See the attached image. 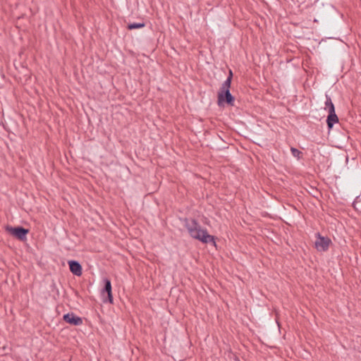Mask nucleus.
<instances>
[{
	"mask_svg": "<svg viewBox=\"0 0 361 361\" xmlns=\"http://www.w3.org/2000/svg\"><path fill=\"white\" fill-rule=\"evenodd\" d=\"M185 226L190 236L196 238L204 243H212L214 246L216 243L212 235H209L206 230L202 229L201 227L195 221H186Z\"/></svg>",
	"mask_w": 361,
	"mask_h": 361,
	"instance_id": "f257e3e1",
	"label": "nucleus"
},
{
	"mask_svg": "<svg viewBox=\"0 0 361 361\" xmlns=\"http://www.w3.org/2000/svg\"><path fill=\"white\" fill-rule=\"evenodd\" d=\"M232 78V72L230 71V75L226 79V80L224 82L223 86L221 87V91L219 92L218 99L219 103L221 104L224 102H226L228 104H233V97L230 93L229 87L231 82Z\"/></svg>",
	"mask_w": 361,
	"mask_h": 361,
	"instance_id": "f03ea898",
	"label": "nucleus"
},
{
	"mask_svg": "<svg viewBox=\"0 0 361 361\" xmlns=\"http://www.w3.org/2000/svg\"><path fill=\"white\" fill-rule=\"evenodd\" d=\"M326 108L328 109L329 116L327 117V125L329 128H331L334 123L338 121V116L335 113V109L331 99H328L325 103Z\"/></svg>",
	"mask_w": 361,
	"mask_h": 361,
	"instance_id": "7ed1b4c3",
	"label": "nucleus"
},
{
	"mask_svg": "<svg viewBox=\"0 0 361 361\" xmlns=\"http://www.w3.org/2000/svg\"><path fill=\"white\" fill-rule=\"evenodd\" d=\"M6 231L16 237L17 239L20 240H24L26 239V235L28 233L29 231L26 228H24L21 226L18 227H12V226H6Z\"/></svg>",
	"mask_w": 361,
	"mask_h": 361,
	"instance_id": "20e7f679",
	"label": "nucleus"
},
{
	"mask_svg": "<svg viewBox=\"0 0 361 361\" xmlns=\"http://www.w3.org/2000/svg\"><path fill=\"white\" fill-rule=\"evenodd\" d=\"M331 243V240L329 238L322 236L319 233H317L316 235V240L314 242V245H315V248L317 250V251H319V252L326 251L329 249Z\"/></svg>",
	"mask_w": 361,
	"mask_h": 361,
	"instance_id": "39448f33",
	"label": "nucleus"
},
{
	"mask_svg": "<svg viewBox=\"0 0 361 361\" xmlns=\"http://www.w3.org/2000/svg\"><path fill=\"white\" fill-rule=\"evenodd\" d=\"M63 320L72 325L74 326H80L82 324V319L74 313H67L63 315Z\"/></svg>",
	"mask_w": 361,
	"mask_h": 361,
	"instance_id": "423d86ee",
	"label": "nucleus"
},
{
	"mask_svg": "<svg viewBox=\"0 0 361 361\" xmlns=\"http://www.w3.org/2000/svg\"><path fill=\"white\" fill-rule=\"evenodd\" d=\"M104 288L102 291V295L104 296L105 293L107 295V300H104V302L109 301L110 303L113 302V296L111 293V283L109 279H104Z\"/></svg>",
	"mask_w": 361,
	"mask_h": 361,
	"instance_id": "0eeeda50",
	"label": "nucleus"
},
{
	"mask_svg": "<svg viewBox=\"0 0 361 361\" xmlns=\"http://www.w3.org/2000/svg\"><path fill=\"white\" fill-rule=\"evenodd\" d=\"M69 269L72 274L77 276H80L82 274V268L80 264L75 260L68 261Z\"/></svg>",
	"mask_w": 361,
	"mask_h": 361,
	"instance_id": "6e6552de",
	"label": "nucleus"
},
{
	"mask_svg": "<svg viewBox=\"0 0 361 361\" xmlns=\"http://www.w3.org/2000/svg\"><path fill=\"white\" fill-rule=\"evenodd\" d=\"M291 150V152H292V154L295 157H297V158H299L300 157V155L301 154V152H300L298 149H295V148H293L292 147L290 149Z\"/></svg>",
	"mask_w": 361,
	"mask_h": 361,
	"instance_id": "1a4fd4ad",
	"label": "nucleus"
},
{
	"mask_svg": "<svg viewBox=\"0 0 361 361\" xmlns=\"http://www.w3.org/2000/svg\"><path fill=\"white\" fill-rule=\"evenodd\" d=\"M129 30L135 29V23H133L128 26Z\"/></svg>",
	"mask_w": 361,
	"mask_h": 361,
	"instance_id": "9d476101",
	"label": "nucleus"
},
{
	"mask_svg": "<svg viewBox=\"0 0 361 361\" xmlns=\"http://www.w3.org/2000/svg\"><path fill=\"white\" fill-rule=\"evenodd\" d=\"M144 25L143 24H139V23H137V28H139V27H143Z\"/></svg>",
	"mask_w": 361,
	"mask_h": 361,
	"instance_id": "9b49d317",
	"label": "nucleus"
}]
</instances>
